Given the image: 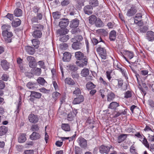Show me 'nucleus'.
Here are the masks:
<instances>
[{"mask_svg":"<svg viewBox=\"0 0 154 154\" xmlns=\"http://www.w3.org/2000/svg\"><path fill=\"white\" fill-rule=\"evenodd\" d=\"M75 57L76 58L80 60L76 61L77 65L80 67H83L86 66L88 63V59L86 56H84V54L80 51L76 52L75 53Z\"/></svg>","mask_w":154,"mask_h":154,"instance_id":"obj_1","label":"nucleus"},{"mask_svg":"<svg viewBox=\"0 0 154 154\" xmlns=\"http://www.w3.org/2000/svg\"><path fill=\"white\" fill-rule=\"evenodd\" d=\"M97 51L101 58L103 59L106 58L107 54L105 48L101 45H100L97 49Z\"/></svg>","mask_w":154,"mask_h":154,"instance_id":"obj_2","label":"nucleus"},{"mask_svg":"<svg viewBox=\"0 0 154 154\" xmlns=\"http://www.w3.org/2000/svg\"><path fill=\"white\" fill-rule=\"evenodd\" d=\"M114 82L116 83H118L117 86L119 88H121L122 90L125 91L127 89L128 85L126 84H123V81L121 79H115Z\"/></svg>","mask_w":154,"mask_h":154,"instance_id":"obj_3","label":"nucleus"},{"mask_svg":"<svg viewBox=\"0 0 154 154\" xmlns=\"http://www.w3.org/2000/svg\"><path fill=\"white\" fill-rule=\"evenodd\" d=\"M79 146L82 148L86 149L88 146L87 141L84 138L79 137L77 140Z\"/></svg>","mask_w":154,"mask_h":154,"instance_id":"obj_4","label":"nucleus"},{"mask_svg":"<svg viewBox=\"0 0 154 154\" xmlns=\"http://www.w3.org/2000/svg\"><path fill=\"white\" fill-rule=\"evenodd\" d=\"M112 147V146L109 145V146L102 145L99 148L100 152L102 154H108L110 151V149Z\"/></svg>","mask_w":154,"mask_h":154,"instance_id":"obj_5","label":"nucleus"},{"mask_svg":"<svg viewBox=\"0 0 154 154\" xmlns=\"http://www.w3.org/2000/svg\"><path fill=\"white\" fill-rule=\"evenodd\" d=\"M26 60L29 62V66L32 68L36 66V63L35 58L32 56H28L26 57Z\"/></svg>","mask_w":154,"mask_h":154,"instance_id":"obj_6","label":"nucleus"},{"mask_svg":"<svg viewBox=\"0 0 154 154\" xmlns=\"http://www.w3.org/2000/svg\"><path fill=\"white\" fill-rule=\"evenodd\" d=\"M28 119L29 121L34 123H37L39 119L38 116L33 113H31L28 116Z\"/></svg>","mask_w":154,"mask_h":154,"instance_id":"obj_7","label":"nucleus"},{"mask_svg":"<svg viewBox=\"0 0 154 154\" xmlns=\"http://www.w3.org/2000/svg\"><path fill=\"white\" fill-rule=\"evenodd\" d=\"M69 21L68 19L67 18H62L60 20L59 23V26L61 28H66L68 25Z\"/></svg>","mask_w":154,"mask_h":154,"instance_id":"obj_8","label":"nucleus"},{"mask_svg":"<svg viewBox=\"0 0 154 154\" xmlns=\"http://www.w3.org/2000/svg\"><path fill=\"white\" fill-rule=\"evenodd\" d=\"M3 35L5 37V41L7 42H10L11 41V39L10 38L13 36V34L11 32L8 31L4 32H2Z\"/></svg>","mask_w":154,"mask_h":154,"instance_id":"obj_9","label":"nucleus"},{"mask_svg":"<svg viewBox=\"0 0 154 154\" xmlns=\"http://www.w3.org/2000/svg\"><path fill=\"white\" fill-rule=\"evenodd\" d=\"M93 9V8L92 6L88 5L84 7L83 10L85 14L89 15L92 13Z\"/></svg>","mask_w":154,"mask_h":154,"instance_id":"obj_10","label":"nucleus"},{"mask_svg":"<svg viewBox=\"0 0 154 154\" xmlns=\"http://www.w3.org/2000/svg\"><path fill=\"white\" fill-rule=\"evenodd\" d=\"M1 65L2 69L5 70L6 71L10 68L9 63L5 60H1Z\"/></svg>","mask_w":154,"mask_h":154,"instance_id":"obj_11","label":"nucleus"},{"mask_svg":"<svg viewBox=\"0 0 154 154\" xmlns=\"http://www.w3.org/2000/svg\"><path fill=\"white\" fill-rule=\"evenodd\" d=\"M84 101V97L82 95H79L78 97L75 98L73 101L72 103L74 104H79Z\"/></svg>","mask_w":154,"mask_h":154,"instance_id":"obj_12","label":"nucleus"},{"mask_svg":"<svg viewBox=\"0 0 154 154\" xmlns=\"http://www.w3.org/2000/svg\"><path fill=\"white\" fill-rule=\"evenodd\" d=\"M146 38L149 41H152L154 40V32L150 31L147 32L146 34Z\"/></svg>","mask_w":154,"mask_h":154,"instance_id":"obj_13","label":"nucleus"},{"mask_svg":"<svg viewBox=\"0 0 154 154\" xmlns=\"http://www.w3.org/2000/svg\"><path fill=\"white\" fill-rule=\"evenodd\" d=\"M69 32V30L66 28H61L60 29H59L57 30V34L60 36L65 35Z\"/></svg>","mask_w":154,"mask_h":154,"instance_id":"obj_14","label":"nucleus"},{"mask_svg":"<svg viewBox=\"0 0 154 154\" xmlns=\"http://www.w3.org/2000/svg\"><path fill=\"white\" fill-rule=\"evenodd\" d=\"M136 12L137 10L135 7H132L128 10L126 15L128 16L131 17L133 16Z\"/></svg>","mask_w":154,"mask_h":154,"instance_id":"obj_15","label":"nucleus"},{"mask_svg":"<svg viewBox=\"0 0 154 154\" xmlns=\"http://www.w3.org/2000/svg\"><path fill=\"white\" fill-rule=\"evenodd\" d=\"M82 43L78 42H74L72 45V48L75 50H78L81 48L82 47Z\"/></svg>","mask_w":154,"mask_h":154,"instance_id":"obj_16","label":"nucleus"},{"mask_svg":"<svg viewBox=\"0 0 154 154\" xmlns=\"http://www.w3.org/2000/svg\"><path fill=\"white\" fill-rule=\"evenodd\" d=\"M40 137V135L38 133L34 132L30 135L29 138L31 140H35L39 139Z\"/></svg>","mask_w":154,"mask_h":154,"instance_id":"obj_17","label":"nucleus"},{"mask_svg":"<svg viewBox=\"0 0 154 154\" xmlns=\"http://www.w3.org/2000/svg\"><path fill=\"white\" fill-rule=\"evenodd\" d=\"M25 48L27 53L30 55H33L35 52V48L29 46H26Z\"/></svg>","mask_w":154,"mask_h":154,"instance_id":"obj_18","label":"nucleus"},{"mask_svg":"<svg viewBox=\"0 0 154 154\" xmlns=\"http://www.w3.org/2000/svg\"><path fill=\"white\" fill-rule=\"evenodd\" d=\"M32 29L34 31H39L41 32L43 30L44 26L40 24H35L32 26Z\"/></svg>","mask_w":154,"mask_h":154,"instance_id":"obj_19","label":"nucleus"},{"mask_svg":"<svg viewBox=\"0 0 154 154\" xmlns=\"http://www.w3.org/2000/svg\"><path fill=\"white\" fill-rule=\"evenodd\" d=\"M79 24V20L77 19L71 21L70 27L71 28H75L78 27Z\"/></svg>","mask_w":154,"mask_h":154,"instance_id":"obj_20","label":"nucleus"},{"mask_svg":"<svg viewBox=\"0 0 154 154\" xmlns=\"http://www.w3.org/2000/svg\"><path fill=\"white\" fill-rule=\"evenodd\" d=\"M127 134H121L118 136L117 138V141L119 143H120L126 140L127 136Z\"/></svg>","mask_w":154,"mask_h":154,"instance_id":"obj_21","label":"nucleus"},{"mask_svg":"<svg viewBox=\"0 0 154 154\" xmlns=\"http://www.w3.org/2000/svg\"><path fill=\"white\" fill-rule=\"evenodd\" d=\"M32 35L35 38H40L42 35V32L38 31H34L32 33Z\"/></svg>","mask_w":154,"mask_h":154,"instance_id":"obj_22","label":"nucleus"},{"mask_svg":"<svg viewBox=\"0 0 154 154\" xmlns=\"http://www.w3.org/2000/svg\"><path fill=\"white\" fill-rule=\"evenodd\" d=\"M116 32L114 30L111 31L109 33V38L111 41H114L116 38Z\"/></svg>","mask_w":154,"mask_h":154,"instance_id":"obj_23","label":"nucleus"},{"mask_svg":"<svg viewBox=\"0 0 154 154\" xmlns=\"http://www.w3.org/2000/svg\"><path fill=\"white\" fill-rule=\"evenodd\" d=\"M42 95V94L39 92L35 91H31V94L30 97L36 99H40Z\"/></svg>","mask_w":154,"mask_h":154,"instance_id":"obj_24","label":"nucleus"},{"mask_svg":"<svg viewBox=\"0 0 154 154\" xmlns=\"http://www.w3.org/2000/svg\"><path fill=\"white\" fill-rule=\"evenodd\" d=\"M65 83L71 85H75L76 86V85L79 86L77 84H76L75 82L71 78H67L65 79Z\"/></svg>","mask_w":154,"mask_h":154,"instance_id":"obj_25","label":"nucleus"},{"mask_svg":"<svg viewBox=\"0 0 154 154\" xmlns=\"http://www.w3.org/2000/svg\"><path fill=\"white\" fill-rule=\"evenodd\" d=\"M71 55L68 52H65L63 54V60L64 61H69L71 58Z\"/></svg>","mask_w":154,"mask_h":154,"instance_id":"obj_26","label":"nucleus"},{"mask_svg":"<svg viewBox=\"0 0 154 154\" xmlns=\"http://www.w3.org/2000/svg\"><path fill=\"white\" fill-rule=\"evenodd\" d=\"M26 134H20L18 138V141L20 143H23L26 140Z\"/></svg>","mask_w":154,"mask_h":154,"instance_id":"obj_27","label":"nucleus"},{"mask_svg":"<svg viewBox=\"0 0 154 154\" xmlns=\"http://www.w3.org/2000/svg\"><path fill=\"white\" fill-rule=\"evenodd\" d=\"M127 109H125L124 110V111H116L113 113V117L116 118L122 114L123 115H126L127 114Z\"/></svg>","mask_w":154,"mask_h":154,"instance_id":"obj_28","label":"nucleus"},{"mask_svg":"<svg viewBox=\"0 0 154 154\" xmlns=\"http://www.w3.org/2000/svg\"><path fill=\"white\" fill-rule=\"evenodd\" d=\"M42 70L41 69L38 68H33L31 69L32 72L35 75L39 76L41 73Z\"/></svg>","mask_w":154,"mask_h":154,"instance_id":"obj_29","label":"nucleus"},{"mask_svg":"<svg viewBox=\"0 0 154 154\" xmlns=\"http://www.w3.org/2000/svg\"><path fill=\"white\" fill-rule=\"evenodd\" d=\"M8 131V128L3 126L0 127V136H2L5 134Z\"/></svg>","mask_w":154,"mask_h":154,"instance_id":"obj_30","label":"nucleus"},{"mask_svg":"<svg viewBox=\"0 0 154 154\" xmlns=\"http://www.w3.org/2000/svg\"><path fill=\"white\" fill-rule=\"evenodd\" d=\"M115 98V96L114 94L112 92H109L107 96V101L109 102H111Z\"/></svg>","mask_w":154,"mask_h":154,"instance_id":"obj_31","label":"nucleus"},{"mask_svg":"<svg viewBox=\"0 0 154 154\" xmlns=\"http://www.w3.org/2000/svg\"><path fill=\"white\" fill-rule=\"evenodd\" d=\"M32 42L33 45L35 48H38L40 43V42L38 39L34 38L32 40Z\"/></svg>","mask_w":154,"mask_h":154,"instance_id":"obj_32","label":"nucleus"},{"mask_svg":"<svg viewBox=\"0 0 154 154\" xmlns=\"http://www.w3.org/2000/svg\"><path fill=\"white\" fill-rule=\"evenodd\" d=\"M98 38H93L91 39V41L94 45H97L98 43L100 42H104L101 37H98Z\"/></svg>","mask_w":154,"mask_h":154,"instance_id":"obj_33","label":"nucleus"},{"mask_svg":"<svg viewBox=\"0 0 154 154\" xmlns=\"http://www.w3.org/2000/svg\"><path fill=\"white\" fill-rule=\"evenodd\" d=\"M119 104L118 103L116 102H111L109 104L108 108L112 109H116V108L119 106Z\"/></svg>","mask_w":154,"mask_h":154,"instance_id":"obj_34","label":"nucleus"},{"mask_svg":"<svg viewBox=\"0 0 154 154\" xmlns=\"http://www.w3.org/2000/svg\"><path fill=\"white\" fill-rule=\"evenodd\" d=\"M87 89L88 90H91L94 88L96 85L91 82H88L86 85Z\"/></svg>","mask_w":154,"mask_h":154,"instance_id":"obj_35","label":"nucleus"},{"mask_svg":"<svg viewBox=\"0 0 154 154\" xmlns=\"http://www.w3.org/2000/svg\"><path fill=\"white\" fill-rule=\"evenodd\" d=\"M21 20L19 19H17L16 21H12L11 24L13 27H16L19 26L21 23Z\"/></svg>","mask_w":154,"mask_h":154,"instance_id":"obj_36","label":"nucleus"},{"mask_svg":"<svg viewBox=\"0 0 154 154\" xmlns=\"http://www.w3.org/2000/svg\"><path fill=\"white\" fill-rule=\"evenodd\" d=\"M14 14L16 17H20L22 15V11L20 9L17 8L14 11Z\"/></svg>","mask_w":154,"mask_h":154,"instance_id":"obj_37","label":"nucleus"},{"mask_svg":"<svg viewBox=\"0 0 154 154\" xmlns=\"http://www.w3.org/2000/svg\"><path fill=\"white\" fill-rule=\"evenodd\" d=\"M95 24L97 27H102L104 26L103 23L100 18L97 19Z\"/></svg>","mask_w":154,"mask_h":154,"instance_id":"obj_38","label":"nucleus"},{"mask_svg":"<svg viewBox=\"0 0 154 154\" xmlns=\"http://www.w3.org/2000/svg\"><path fill=\"white\" fill-rule=\"evenodd\" d=\"M148 29V27L147 26L140 27L137 30L138 33H144L146 32Z\"/></svg>","mask_w":154,"mask_h":154,"instance_id":"obj_39","label":"nucleus"},{"mask_svg":"<svg viewBox=\"0 0 154 154\" xmlns=\"http://www.w3.org/2000/svg\"><path fill=\"white\" fill-rule=\"evenodd\" d=\"M61 128L62 129L65 131H68L70 130V126L67 124H62L61 125Z\"/></svg>","mask_w":154,"mask_h":154,"instance_id":"obj_40","label":"nucleus"},{"mask_svg":"<svg viewBox=\"0 0 154 154\" xmlns=\"http://www.w3.org/2000/svg\"><path fill=\"white\" fill-rule=\"evenodd\" d=\"M89 23L93 24L95 23L97 19L96 16L94 15H92L89 17Z\"/></svg>","mask_w":154,"mask_h":154,"instance_id":"obj_41","label":"nucleus"},{"mask_svg":"<svg viewBox=\"0 0 154 154\" xmlns=\"http://www.w3.org/2000/svg\"><path fill=\"white\" fill-rule=\"evenodd\" d=\"M69 38V35H64L61 36L59 38V40L61 42H66Z\"/></svg>","mask_w":154,"mask_h":154,"instance_id":"obj_42","label":"nucleus"},{"mask_svg":"<svg viewBox=\"0 0 154 154\" xmlns=\"http://www.w3.org/2000/svg\"><path fill=\"white\" fill-rule=\"evenodd\" d=\"M17 64L21 70L23 69V60L21 59L20 57H18L17 58Z\"/></svg>","mask_w":154,"mask_h":154,"instance_id":"obj_43","label":"nucleus"},{"mask_svg":"<svg viewBox=\"0 0 154 154\" xmlns=\"http://www.w3.org/2000/svg\"><path fill=\"white\" fill-rule=\"evenodd\" d=\"M125 55L129 59H131L134 56V53L133 52L129 51H126L125 52Z\"/></svg>","mask_w":154,"mask_h":154,"instance_id":"obj_44","label":"nucleus"},{"mask_svg":"<svg viewBox=\"0 0 154 154\" xmlns=\"http://www.w3.org/2000/svg\"><path fill=\"white\" fill-rule=\"evenodd\" d=\"M89 74V71L88 69H82L81 72V75L83 77H86Z\"/></svg>","mask_w":154,"mask_h":154,"instance_id":"obj_45","label":"nucleus"},{"mask_svg":"<svg viewBox=\"0 0 154 154\" xmlns=\"http://www.w3.org/2000/svg\"><path fill=\"white\" fill-rule=\"evenodd\" d=\"M89 4L92 7L98 6L99 4L97 0H90Z\"/></svg>","mask_w":154,"mask_h":154,"instance_id":"obj_46","label":"nucleus"},{"mask_svg":"<svg viewBox=\"0 0 154 154\" xmlns=\"http://www.w3.org/2000/svg\"><path fill=\"white\" fill-rule=\"evenodd\" d=\"M75 87L76 88H75V90L73 91V94L76 96L80 95V94H81V91L79 88L78 87H79V86H77V85H76V86Z\"/></svg>","mask_w":154,"mask_h":154,"instance_id":"obj_47","label":"nucleus"},{"mask_svg":"<svg viewBox=\"0 0 154 154\" xmlns=\"http://www.w3.org/2000/svg\"><path fill=\"white\" fill-rule=\"evenodd\" d=\"M11 28V26L8 25H4L2 27V29L3 30L2 32H7L9 31Z\"/></svg>","mask_w":154,"mask_h":154,"instance_id":"obj_48","label":"nucleus"},{"mask_svg":"<svg viewBox=\"0 0 154 154\" xmlns=\"http://www.w3.org/2000/svg\"><path fill=\"white\" fill-rule=\"evenodd\" d=\"M85 0H76L78 7L79 8H81L82 6L84 5V3Z\"/></svg>","mask_w":154,"mask_h":154,"instance_id":"obj_49","label":"nucleus"},{"mask_svg":"<svg viewBox=\"0 0 154 154\" xmlns=\"http://www.w3.org/2000/svg\"><path fill=\"white\" fill-rule=\"evenodd\" d=\"M37 82L39 84L42 85H44L45 83H46V81L44 79L41 77H39L38 79Z\"/></svg>","mask_w":154,"mask_h":154,"instance_id":"obj_50","label":"nucleus"},{"mask_svg":"<svg viewBox=\"0 0 154 154\" xmlns=\"http://www.w3.org/2000/svg\"><path fill=\"white\" fill-rule=\"evenodd\" d=\"M21 104V97H20L19 98V101L17 106V108L16 110L15 111V112L17 114L19 112L20 110V106Z\"/></svg>","mask_w":154,"mask_h":154,"instance_id":"obj_51","label":"nucleus"},{"mask_svg":"<svg viewBox=\"0 0 154 154\" xmlns=\"http://www.w3.org/2000/svg\"><path fill=\"white\" fill-rule=\"evenodd\" d=\"M121 71L123 75H124L126 78H128L127 77V74L126 73V69L125 68H122L121 67L119 69Z\"/></svg>","mask_w":154,"mask_h":154,"instance_id":"obj_52","label":"nucleus"},{"mask_svg":"<svg viewBox=\"0 0 154 154\" xmlns=\"http://www.w3.org/2000/svg\"><path fill=\"white\" fill-rule=\"evenodd\" d=\"M132 95V93L131 91H128L124 93V97L128 98L131 97Z\"/></svg>","mask_w":154,"mask_h":154,"instance_id":"obj_53","label":"nucleus"},{"mask_svg":"<svg viewBox=\"0 0 154 154\" xmlns=\"http://www.w3.org/2000/svg\"><path fill=\"white\" fill-rule=\"evenodd\" d=\"M36 84L31 82H29L27 84V87L29 89H33L35 87Z\"/></svg>","mask_w":154,"mask_h":154,"instance_id":"obj_54","label":"nucleus"},{"mask_svg":"<svg viewBox=\"0 0 154 154\" xmlns=\"http://www.w3.org/2000/svg\"><path fill=\"white\" fill-rule=\"evenodd\" d=\"M146 77L148 78L149 82L151 83L154 82V75H148Z\"/></svg>","mask_w":154,"mask_h":154,"instance_id":"obj_55","label":"nucleus"},{"mask_svg":"<svg viewBox=\"0 0 154 154\" xmlns=\"http://www.w3.org/2000/svg\"><path fill=\"white\" fill-rule=\"evenodd\" d=\"M97 31L104 36L107 35L108 34V32L106 31V30L103 29H98L97 30Z\"/></svg>","mask_w":154,"mask_h":154,"instance_id":"obj_56","label":"nucleus"},{"mask_svg":"<svg viewBox=\"0 0 154 154\" xmlns=\"http://www.w3.org/2000/svg\"><path fill=\"white\" fill-rule=\"evenodd\" d=\"M99 80L100 82L102 83L105 87L108 86L109 83L106 82V81L104 80L102 77H100Z\"/></svg>","mask_w":154,"mask_h":154,"instance_id":"obj_57","label":"nucleus"},{"mask_svg":"<svg viewBox=\"0 0 154 154\" xmlns=\"http://www.w3.org/2000/svg\"><path fill=\"white\" fill-rule=\"evenodd\" d=\"M52 15L55 19H58L60 17V14L58 11L54 12L52 13Z\"/></svg>","mask_w":154,"mask_h":154,"instance_id":"obj_58","label":"nucleus"},{"mask_svg":"<svg viewBox=\"0 0 154 154\" xmlns=\"http://www.w3.org/2000/svg\"><path fill=\"white\" fill-rule=\"evenodd\" d=\"M31 130L33 131H38L39 130V127L37 124L32 125Z\"/></svg>","mask_w":154,"mask_h":154,"instance_id":"obj_59","label":"nucleus"},{"mask_svg":"<svg viewBox=\"0 0 154 154\" xmlns=\"http://www.w3.org/2000/svg\"><path fill=\"white\" fill-rule=\"evenodd\" d=\"M60 95V94L57 92H54L52 94V97L54 101H56L58 97Z\"/></svg>","mask_w":154,"mask_h":154,"instance_id":"obj_60","label":"nucleus"},{"mask_svg":"<svg viewBox=\"0 0 154 154\" xmlns=\"http://www.w3.org/2000/svg\"><path fill=\"white\" fill-rule=\"evenodd\" d=\"M143 137V139L142 142L145 146L149 148V145L147 141V140L145 136Z\"/></svg>","mask_w":154,"mask_h":154,"instance_id":"obj_61","label":"nucleus"},{"mask_svg":"<svg viewBox=\"0 0 154 154\" xmlns=\"http://www.w3.org/2000/svg\"><path fill=\"white\" fill-rule=\"evenodd\" d=\"M70 2V0H63L61 2V5L63 6H65L68 5Z\"/></svg>","mask_w":154,"mask_h":154,"instance_id":"obj_62","label":"nucleus"},{"mask_svg":"<svg viewBox=\"0 0 154 154\" xmlns=\"http://www.w3.org/2000/svg\"><path fill=\"white\" fill-rule=\"evenodd\" d=\"M68 45L66 43H62L60 45V48L62 50L66 49L68 47Z\"/></svg>","mask_w":154,"mask_h":154,"instance_id":"obj_63","label":"nucleus"},{"mask_svg":"<svg viewBox=\"0 0 154 154\" xmlns=\"http://www.w3.org/2000/svg\"><path fill=\"white\" fill-rule=\"evenodd\" d=\"M130 151L132 154H136L137 153L135 147L133 145L131 146Z\"/></svg>","mask_w":154,"mask_h":154,"instance_id":"obj_64","label":"nucleus"}]
</instances>
